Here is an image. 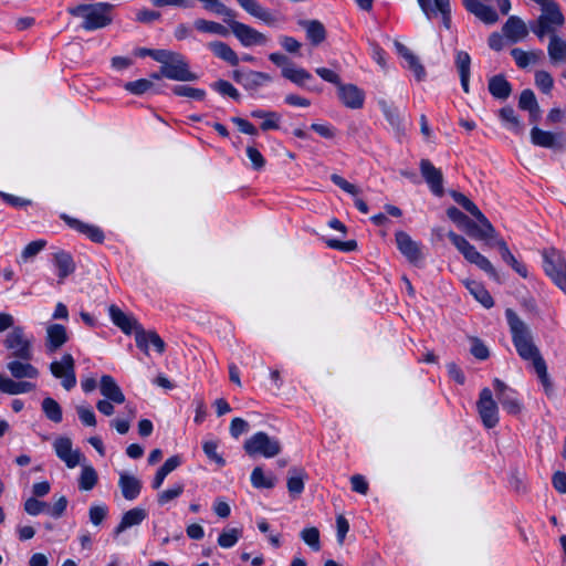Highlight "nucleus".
Masks as SVG:
<instances>
[{
  "label": "nucleus",
  "mask_w": 566,
  "mask_h": 566,
  "mask_svg": "<svg viewBox=\"0 0 566 566\" xmlns=\"http://www.w3.org/2000/svg\"><path fill=\"white\" fill-rule=\"evenodd\" d=\"M301 25L305 29L306 36L313 45H318L325 40L326 31L319 21H302Z\"/></svg>",
  "instance_id": "nucleus-41"
},
{
  "label": "nucleus",
  "mask_w": 566,
  "mask_h": 566,
  "mask_svg": "<svg viewBox=\"0 0 566 566\" xmlns=\"http://www.w3.org/2000/svg\"><path fill=\"white\" fill-rule=\"evenodd\" d=\"M541 15L530 23L531 31L539 40H543L546 35H549V38L557 36V29L562 28L565 22L559 4L556 1H553L541 8Z\"/></svg>",
  "instance_id": "nucleus-3"
},
{
  "label": "nucleus",
  "mask_w": 566,
  "mask_h": 566,
  "mask_svg": "<svg viewBox=\"0 0 566 566\" xmlns=\"http://www.w3.org/2000/svg\"><path fill=\"white\" fill-rule=\"evenodd\" d=\"M154 86V83L147 78H139L126 82L124 88L133 95H143Z\"/></svg>",
  "instance_id": "nucleus-58"
},
{
  "label": "nucleus",
  "mask_w": 566,
  "mask_h": 566,
  "mask_svg": "<svg viewBox=\"0 0 566 566\" xmlns=\"http://www.w3.org/2000/svg\"><path fill=\"white\" fill-rule=\"evenodd\" d=\"M208 48L214 56L229 63L231 66H237L240 62L235 51L226 42L212 41L208 43Z\"/></svg>",
  "instance_id": "nucleus-35"
},
{
  "label": "nucleus",
  "mask_w": 566,
  "mask_h": 566,
  "mask_svg": "<svg viewBox=\"0 0 566 566\" xmlns=\"http://www.w3.org/2000/svg\"><path fill=\"white\" fill-rule=\"evenodd\" d=\"M7 369L14 379H35L40 375L39 369L30 364V361L17 358L7 364Z\"/></svg>",
  "instance_id": "nucleus-28"
},
{
  "label": "nucleus",
  "mask_w": 566,
  "mask_h": 566,
  "mask_svg": "<svg viewBox=\"0 0 566 566\" xmlns=\"http://www.w3.org/2000/svg\"><path fill=\"white\" fill-rule=\"evenodd\" d=\"M337 88L338 97L346 107L359 109L364 106L365 93L358 86L342 83Z\"/></svg>",
  "instance_id": "nucleus-19"
},
{
  "label": "nucleus",
  "mask_w": 566,
  "mask_h": 566,
  "mask_svg": "<svg viewBox=\"0 0 566 566\" xmlns=\"http://www.w3.org/2000/svg\"><path fill=\"white\" fill-rule=\"evenodd\" d=\"M464 284L470 293L474 296V298L485 308H491L494 305L493 297L481 283L468 280L464 282Z\"/></svg>",
  "instance_id": "nucleus-42"
},
{
  "label": "nucleus",
  "mask_w": 566,
  "mask_h": 566,
  "mask_svg": "<svg viewBox=\"0 0 566 566\" xmlns=\"http://www.w3.org/2000/svg\"><path fill=\"white\" fill-rule=\"evenodd\" d=\"M114 6L108 2L78 4L67 8L69 14L82 18V29L95 31L108 27L113 22Z\"/></svg>",
  "instance_id": "nucleus-2"
},
{
  "label": "nucleus",
  "mask_w": 566,
  "mask_h": 566,
  "mask_svg": "<svg viewBox=\"0 0 566 566\" xmlns=\"http://www.w3.org/2000/svg\"><path fill=\"white\" fill-rule=\"evenodd\" d=\"M60 218L65 222V224L72 230L76 231L80 234L85 235L88 240L94 243H103L105 240L104 231L95 224H91L84 222L80 219L73 218L66 213H62Z\"/></svg>",
  "instance_id": "nucleus-15"
},
{
  "label": "nucleus",
  "mask_w": 566,
  "mask_h": 566,
  "mask_svg": "<svg viewBox=\"0 0 566 566\" xmlns=\"http://www.w3.org/2000/svg\"><path fill=\"white\" fill-rule=\"evenodd\" d=\"M243 449L250 457L274 458L281 452L282 447L276 438L259 431L245 440Z\"/></svg>",
  "instance_id": "nucleus-8"
},
{
  "label": "nucleus",
  "mask_w": 566,
  "mask_h": 566,
  "mask_svg": "<svg viewBox=\"0 0 566 566\" xmlns=\"http://www.w3.org/2000/svg\"><path fill=\"white\" fill-rule=\"evenodd\" d=\"M172 93L176 96H185L196 101H203L206 97V91L202 88L191 87L188 85H175Z\"/></svg>",
  "instance_id": "nucleus-53"
},
{
  "label": "nucleus",
  "mask_w": 566,
  "mask_h": 566,
  "mask_svg": "<svg viewBox=\"0 0 566 566\" xmlns=\"http://www.w3.org/2000/svg\"><path fill=\"white\" fill-rule=\"evenodd\" d=\"M476 409L485 428L492 429L497 426L499 407L490 388L485 387L480 391Z\"/></svg>",
  "instance_id": "nucleus-10"
},
{
  "label": "nucleus",
  "mask_w": 566,
  "mask_h": 566,
  "mask_svg": "<svg viewBox=\"0 0 566 566\" xmlns=\"http://www.w3.org/2000/svg\"><path fill=\"white\" fill-rule=\"evenodd\" d=\"M160 64L161 74L165 78L178 82H193L198 80V75L190 71L186 56L179 52L165 50Z\"/></svg>",
  "instance_id": "nucleus-4"
},
{
  "label": "nucleus",
  "mask_w": 566,
  "mask_h": 566,
  "mask_svg": "<svg viewBox=\"0 0 566 566\" xmlns=\"http://www.w3.org/2000/svg\"><path fill=\"white\" fill-rule=\"evenodd\" d=\"M211 88L223 96H229L234 101H239L241 95L239 91L226 80H218L211 84Z\"/></svg>",
  "instance_id": "nucleus-54"
},
{
  "label": "nucleus",
  "mask_w": 566,
  "mask_h": 566,
  "mask_svg": "<svg viewBox=\"0 0 566 566\" xmlns=\"http://www.w3.org/2000/svg\"><path fill=\"white\" fill-rule=\"evenodd\" d=\"M241 536L242 530L237 527L227 528L220 533L218 537V545L222 548H231L238 543Z\"/></svg>",
  "instance_id": "nucleus-51"
},
{
  "label": "nucleus",
  "mask_w": 566,
  "mask_h": 566,
  "mask_svg": "<svg viewBox=\"0 0 566 566\" xmlns=\"http://www.w3.org/2000/svg\"><path fill=\"white\" fill-rule=\"evenodd\" d=\"M548 56L552 63H559L566 60V41L558 36H551L547 46Z\"/></svg>",
  "instance_id": "nucleus-44"
},
{
  "label": "nucleus",
  "mask_w": 566,
  "mask_h": 566,
  "mask_svg": "<svg viewBox=\"0 0 566 566\" xmlns=\"http://www.w3.org/2000/svg\"><path fill=\"white\" fill-rule=\"evenodd\" d=\"M448 238L468 262L475 264L490 277L499 281V274L489 259L481 254L464 237L449 231Z\"/></svg>",
  "instance_id": "nucleus-5"
},
{
  "label": "nucleus",
  "mask_w": 566,
  "mask_h": 566,
  "mask_svg": "<svg viewBox=\"0 0 566 566\" xmlns=\"http://www.w3.org/2000/svg\"><path fill=\"white\" fill-rule=\"evenodd\" d=\"M250 115L253 118L263 119L260 125L263 132L279 129L280 127L281 115L276 112L258 108L253 109Z\"/></svg>",
  "instance_id": "nucleus-39"
},
{
  "label": "nucleus",
  "mask_w": 566,
  "mask_h": 566,
  "mask_svg": "<svg viewBox=\"0 0 566 566\" xmlns=\"http://www.w3.org/2000/svg\"><path fill=\"white\" fill-rule=\"evenodd\" d=\"M54 264L57 269L60 282L71 275L75 271L73 256L66 251H59L54 254Z\"/></svg>",
  "instance_id": "nucleus-36"
},
{
  "label": "nucleus",
  "mask_w": 566,
  "mask_h": 566,
  "mask_svg": "<svg viewBox=\"0 0 566 566\" xmlns=\"http://www.w3.org/2000/svg\"><path fill=\"white\" fill-rule=\"evenodd\" d=\"M251 483L255 489H272L275 486L276 478L273 474H265L262 468L256 467L251 473Z\"/></svg>",
  "instance_id": "nucleus-47"
},
{
  "label": "nucleus",
  "mask_w": 566,
  "mask_h": 566,
  "mask_svg": "<svg viewBox=\"0 0 566 566\" xmlns=\"http://www.w3.org/2000/svg\"><path fill=\"white\" fill-rule=\"evenodd\" d=\"M505 317L512 335L513 345L523 360L531 361L534 370L544 387L546 395H552L553 384L547 373V365L539 349L533 342L530 327L512 308L505 311Z\"/></svg>",
  "instance_id": "nucleus-1"
},
{
  "label": "nucleus",
  "mask_w": 566,
  "mask_h": 566,
  "mask_svg": "<svg viewBox=\"0 0 566 566\" xmlns=\"http://www.w3.org/2000/svg\"><path fill=\"white\" fill-rule=\"evenodd\" d=\"M499 116L503 122L504 126L516 135H521L524 132V125L516 116L515 111L511 106L502 107L499 112Z\"/></svg>",
  "instance_id": "nucleus-40"
},
{
  "label": "nucleus",
  "mask_w": 566,
  "mask_h": 566,
  "mask_svg": "<svg viewBox=\"0 0 566 566\" xmlns=\"http://www.w3.org/2000/svg\"><path fill=\"white\" fill-rule=\"evenodd\" d=\"M108 515V507L104 503L92 504L88 509L90 522L94 526H99Z\"/></svg>",
  "instance_id": "nucleus-57"
},
{
  "label": "nucleus",
  "mask_w": 566,
  "mask_h": 566,
  "mask_svg": "<svg viewBox=\"0 0 566 566\" xmlns=\"http://www.w3.org/2000/svg\"><path fill=\"white\" fill-rule=\"evenodd\" d=\"M301 538L314 551L321 549L319 531L316 527H307L301 532Z\"/></svg>",
  "instance_id": "nucleus-59"
},
{
  "label": "nucleus",
  "mask_w": 566,
  "mask_h": 566,
  "mask_svg": "<svg viewBox=\"0 0 566 566\" xmlns=\"http://www.w3.org/2000/svg\"><path fill=\"white\" fill-rule=\"evenodd\" d=\"M0 198L2 201L15 209L27 208L32 205V201L27 198H22L15 195L7 193L0 190Z\"/></svg>",
  "instance_id": "nucleus-60"
},
{
  "label": "nucleus",
  "mask_w": 566,
  "mask_h": 566,
  "mask_svg": "<svg viewBox=\"0 0 566 566\" xmlns=\"http://www.w3.org/2000/svg\"><path fill=\"white\" fill-rule=\"evenodd\" d=\"M420 171L431 192L438 197L443 196L442 171L436 168L429 159H421Z\"/></svg>",
  "instance_id": "nucleus-18"
},
{
  "label": "nucleus",
  "mask_w": 566,
  "mask_h": 566,
  "mask_svg": "<svg viewBox=\"0 0 566 566\" xmlns=\"http://www.w3.org/2000/svg\"><path fill=\"white\" fill-rule=\"evenodd\" d=\"M396 244L400 253L413 265L423 261L421 245L405 231H397L395 234Z\"/></svg>",
  "instance_id": "nucleus-14"
},
{
  "label": "nucleus",
  "mask_w": 566,
  "mask_h": 566,
  "mask_svg": "<svg viewBox=\"0 0 566 566\" xmlns=\"http://www.w3.org/2000/svg\"><path fill=\"white\" fill-rule=\"evenodd\" d=\"M493 387L496 392L497 400L505 411L511 415H517L521 412L522 403L514 389L510 388L499 378L493 380Z\"/></svg>",
  "instance_id": "nucleus-13"
},
{
  "label": "nucleus",
  "mask_w": 566,
  "mask_h": 566,
  "mask_svg": "<svg viewBox=\"0 0 566 566\" xmlns=\"http://www.w3.org/2000/svg\"><path fill=\"white\" fill-rule=\"evenodd\" d=\"M397 53L405 59L407 67L411 70L418 81H422L426 76L423 65L419 62L418 57L402 43H395Z\"/></svg>",
  "instance_id": "nucleus-33"
},
{
  "label": "nucleus",
  "mask_w": 566,
  "mask_h": 566,
  "mask_svg": "<svg viewBox=\"0 0 566 566\" xmlns=\"http://www.w3.org/2000/svg\"><path fill=\"white\" fill-rule=\"evenodd\" d=\"M108 314L112 323L126 335L132 333L136 335L137 331L143 327L133 315L126 314L115 304L108 307Z\"/></svg>",
  "instance_id": "nucleus-17"
},
{
  "label": "nucleus",
  "mask_w": 566,
  "mask_h": 566,
  "mask_svg": "<svg viewBox=\"0 0 566 566\" xmlns=\"http://www.w3.org/2000/svg\"><path fill=\"white\" fill-rule=\"evenodd\" d=\"M219 443L217 440H207L202 443V449L207 458L214 462L219 468L226 465L224 458L218 452Z\"/></svg>",
  "instance_id": "nucleus-50"
},
{
  "label": "nucleus",
  "mask_w": 566,
  "mask_h": 566,
  "mask_svg": "<svg viewBox=\"0 0 566 566\" xmlns=\"http://www.w3.org/2000/svg\"><path fill=\"white\" fill-rule=\"evenodd\" d=\"M528 28L517 15H511L502 27L504 36L511 43H517L528 35Z\"/></svg>",
  "instance_id": "nucleus-22"
},
{
  "label": "nucleus",
  "mask_w": 566,
  "mask_h": 566,
  "mask_svg": "<svg viewBox=\"0 0 566 566\" xmlns=\"http://www.w3.org/2000/svg\"><path fill=\"white\" fill-rule=\"evenodd\" d=\"M226 23L229 25L234 36L245 48L265 45L269 41L265 34L245 23L237 21L235 18L226 19Z\"/></svg>",
  "instance_id": "nucleus-9"
},
{
  "label": "nucleus",
  "mask_w": 566,
  "mask_h": 566,
  "mask_svg": "<svg viewBox=\"0 0 566 566\" xmlns=\"http://www.w3.org/2000/svg\"><path fill=\"white\" fill-rule=\"evenodd\" d=\"M193 27L201 33L218 34L221 36H227L229 34V30L224 25L206 19H196Z\"/></svg>",
  "instance_id": "nucleus-45"
},
{
  "label": "nucleus",
  "mask_w": 566,
  "mask_h": 566,
  "mask_svg": "<svg viewBox=\"0 0 566 566\" xmlns=\"http://www.w3.org/2000/svg\"><path fill=\"white\" fill-rule=\"evenodd\" d=\"M292 473L287 479V490L292 496H298L304 491V479L306 473L302 469H291Z\"/></svg>",
  "instance_id": "nucleus-46"
},
{
  "label": "nucleus",
  "mask_w": 566,
  "mask_h": 566,
  "mask_svg": "<svg viewBox=\"0 0 566 566\" xmlns=\"http://www.w3.org/2000/svg\"><path fill=\"white\" fill-rule=\"evenodd\" d=\"M53 447L57 458L65 462L67 468H75L80 463L81 453L77 450H72L71 439L65 437L57 438L54 441Z\"/></svg>",
  "instance_id": "nucleus-24"
},
{
  "label": "nucleus",
  "mask_w": 566,
  "mask_h": 566,
  "mask_svg": "<svg viewBox=\"0 0 566 566\" xmlns=\"http://www.w3.org/2000/svg\"><path fill=\"white\" fill-rule=\"evenodd\" d=\"M378 104L388 123L394 127H399L401 118L398 108L384 99L379 101Z\"/></svg>",
  "instance_id": "nucleus-52"
},
{
  "label": "nucleus",
  "mask_w": 566,
  "mask_h": 566,
  "mask_svg": "<svg viewBox=\"0 0 566 566\" xmlns=\"http://www.w3.org/2000/svg\"><path fill=\"white\" fill-rule=\"evenodd\" d=\"M429 8L431 9V12L429 14H424L428 20H431L438 15V13L441 14L442 23L446 29H450L451 27V7H450V0H433V3L431 0H429Z\"/></svg>",
  "instance_id": "nucleus-37"
},
{
  "label": "nucleus",
  "mask_w": 566,
  "mask_h": 566,
  "mask_svg": "<svg viewBox=\"0 0 566 566\" xmlns=\"http://www.w3.org/2000/svg\"><path fill=\"white\" fill-rule=\"evenodd\" d=\"M535 84L544 94H549L554 86V80L548 72L537 71L535 73Z\"/></svg>",
  "instance_id": "nucleus-61"
},
{
  "label": "nucleus",
  "mask_w": 566,
  "mask_h": 566,
  "mask_svg": "<svg viewBox=\"0 0 566 566\" xmlns=\"http://www.w3.org/2000/svg\"><path fill=\"white\" fill-rule=\"evenodd\" d=\"M97 480L96 470L92 465H85L81 471L78 489L82 491H91L96 485Z\"/></svg>",
  "instance_id": "nucleus-49"
},
{
  "label": "nucleus",
  "mask_w": 566,
  "mask_h": 566,
  "mask_svg": "<svg viewBox=\"0 0 566 566\" xmlns=\"http://www.w3.org/2000/svg\"><path fill=\"white\" fill-rule=\"evenodd\" d=\"M136 346L142 349L146 355L149 354V346L151 345L158 354H163L166 349V344L163 338L155 332H146L143 327L139 328L135 335Z\"/></svg>",
  "instance_id": "nucleus-20"
},
{
  "label": "nucleus",
  "mask_w": 566,
  "mask_h": 566,
  "mask_svg": "<svg viewBox=\"0 0 566 566\" xmlns=\"http://www.w3.org/2000/svg\"><path fill=\"white\" fill-rule=\"evenodd\" d=\"M181 464V457L180 455H172L170 458H168L164 464L157 470L155 476H154V480L151 482V488L154 490H158L166 476L172 472L174 470H176L179 465Z\"/></svg>",
  "instance_id": "nucleus-38"
},
{
  "label": "nucleus",
  "mask_w": 566,
  "mask_h": 566,
  "mask_svg": "<svg viewBox=\"0 0 566 566\" xmlns=\"http://www.w3.org/2000/svg\"><path fill=\"white\" fill-rule=\"evenodd\" d=\"M33 337L27 335L24 327H13L3 339V346L9 352V357L30 361L33 358Z\"/></svg>",
  "instance_id": "nucleus-6"
},
{
  "label": "nucleus",
  "mask_w": 566,
  "mask_h": 566,
  "mask_svg": "<svg viewBox=\"0 0 566 566\" xmlns=\"http://www.w3.org/2000/svg\"><path fill=\"white\" fill-rule=\"evenodd\" d=\"M488 88L490 94L501 101H505L512 93V85L504 75H494L489 80Z\"/></svg>",
  "instance_id": "nucleus-34"
},
{
  "label": "nucleus",
  "mask_w": 566,
  "mask_h": 566,
  "mask_svg": "<svg viewBox=\"0 0 566 566\" xmlns=\"http://www.w3.org/2000/svg\"><path fill=\"white\" fill-rule=\"evenodd\" d=\"M462 4L468 12L474 14L485 24H494L499 20L496 11L479 0H462Z\"/></svg>",
  "instance_id": "nucleus-25"
},
{
  "label": "nucleus",
  "mask_w": 566,
  "mask_h": 566,
  "mask_svg": "<svg viewBox=\"0 0 566 566\" xmlns=\"http://www.w3.org/2000/svg\"><path fill=\"white\" fill-rule=\"evenodd\" d=\"M148 516V513L143 507H134L125 512L120 518V522L118 525L114 528L113 535L117 537L123 532H125L127 528L137 526L142 524L146 517Z\"/></svg>",
  "instance_id": "nucleus-26"
},
{
  "label": "nucleus",
  "mask_w": 566,
  "mask_h": 566,
  "mask_svg": "<svg viewBox=\"0 0 566 566\" xmlns=\"http://www.w3.org/2000/svg\"><path fill=\"white\" fill-rule=\"evenodd\" d=\"M455 66L459 75H470L471 57L465 51H458L455 54Z\"/></svg>",
  "instance_id": "nucleus-62"
},
{
  "label": "nucleus",
  "mask_w": 566,
  "mask_h": 566,
  "mask_svg": "<svg viewBox=\"0 0 566 566\" xmlns=\"http://www.w3.org/2000/svg\"><path fill=\"white\" fill-rule=\"evenodd\" d=\"M473 217L476 219L478 223L468 217L467 221L462 226V229L468 233V235L478 240H488L497 237L494 227L484 214L483 218L479 216Z\"/></svg>",
  "instance_id": "nucleus-16"
},
{
  "label": "nucleus",
  "mask_w": 566,
  "mask_h": 566,
  "mask_svg": "<svg viewBox=\"0 0 566 566\" xmlns=\"http://www.w3.org/2000/svg\"><path fill=\"white\" fill-rule=\"evenodd\" d=\"M50 371L55 378L62 379L65 390H71L76 385L75 360L71 354H64L60 361L50 364Z\"/></svg>",
  "instance_id": "nucleus-11"
},
{
  "label": "nucleus",
  "mask_w": 566,
  "mask_h": 566,
  "mask_svg": "<svg viewBox=\"0 0 566 566\" xmlns=\"http://www.w3.org/2000/svg\"><path fill=\"white\" fill-rule=\"evenodd\" d=\"M451 197L453 200L460 205L465 211H468L472 216H479L483 218L482 211L478 208V206L470 200L467 196L461 192L452 191Z\"/></svg>",
  "instance_id": "nucleus-56"
},
{
  "label": "nucleus",
  "mask_w": 566,
  "mask_h": 566,
  "mask_svg": "<svg viewBox=\"0 0 566 566\" xmlns=\"http://www.w3.org/2000/svg\"><path fill=\"white\" fill-rule=\"evenodd\" d=\"M539 105L537 103L534 92L530 88L522 91L518 98V107L523 111H527Z\"/></svg>",
  "instance_id": "nucleus-63"
},
{
  "label": "nucleus",
  "mask_w": 566,
  "mask_h": 566,
  "mask_svg": "<svg viewBox=\"0 0 566 566\" xmlns=\"http://www.w3.org/2000/svg\"><path fill=\"white\" fill-rule=\"evenodd\" d=\"M238 4L250 15L263 21L268 25H273L275 23V18L273 14L262 7L256 0H235Z\"/></svg>",
  "instance_id": "nucleus-29"
},
{
  "label": "nucleus",
  "mask_w": 566,
  "mask_h": 566,
  "mask_svg": "<svg viewBox=\"0 0 566 566\" xmlns=\"http://www.w3.org/2000/svg\"><path fill=\"white\" fill-rule=\"evenodd\" d=\"M118 486L127 501L137 499L142 491V482L136 476L125 472L119 474Z\"/></svg>",
  "instance_id": "nucleus-32"
},
{
  "label": "nucleus",
  "mask_w": 566,
  "mask_h": 566,
  "mask_svg": "<svg viewBox=\"0 0 566 566\" xmlns=\"http://www.w3.org/2000/svg\"><path fill=\"white\" fill-rule=\"evenodd\" d=\"M42 411L44 412L45 417L55 422L59 423L63 419V412L62 408L59 405L56 400H54L51 397H46L42 400Z\"/></svg>",
  "instance_id": "nucleus-48"
},
{
  "label": "nucleus",
  "mask_w": 566,
  "mask_h": 566,
  "mask_svg": "<svg viewBox=\"0 0 566 566\" xmlns=\"http://www.w3.org/2000/svg\"><path fill=\"white\" fill-rule=\"evenodd\" d=\"M545 274L566 294V259L564 254L554 249L542 252Z\"/></svg>",
  "instance_id": "nucleus-7"
},
{
  "label": "nucleus",
  "mask_w": 566,
  "mask_h": 566,
  "mask_svg": "<svg viewBox=\"0 0 566 566\" xmlns=\"http://www.w3.org/2000/svg\"><path fill=\"white\" fill-rule=\"evenodd\" d=\"M185 490V485L182 483H176L171 488L161 491L157 494V502L159 505H165L175 499L179 497Z\"/></svg>",
  "instance_id": "nucleus-55"
},
{
  "label": "nucleus",
  "mask_w": 566,
  "mask_h": 566,
  "mask_svg": "<svg viewBox=\"0 0 566 566\" xmlns=\"http://www.w3.org/2000/svg\"><path fill=\"white\" fill-rule=\"evenodd\" d=\"M232 78L248 92H256L259 88L272 82L270 74L252 70H235L232 73Z\"/></svg>",
  "instance_id": "nucleus-12"
},
{
  "label": "nucleus",
  "mask_w": 566,
  "mask_h": 566,
  "mask_svg": "<svg viewBox=\"0 0 566 566\" xmlns=\"http://www.w3.org/2000/svg\"><path fill=\"white\" fill-rule=\"evenodd\" d=\"M562 139L563 134L560 133L543 130L536 126L531 130V142L538 147L560 149L564 147Z\"/></svg>",
  "instance_id": "nucleus-21"
},
{
  "label": "nucleus",
  "mask_w": 566,
  "mask_h": 566,
  "mask_svg": "<svg viewBox=\"0 0 566 566\" xmlns=\"http://www.w3.org/2000/svg\"><path fill=\"white\" fill-rule=\"evenodd\" d=\"M281 74L284 78L301 87L306 86L307 82L313 80V76L308 71L305 69H295L293 65L290 69L282 70Z\"/></svg>",
  "instance_id": "nucleus-43"
},
{
  "label": "nucleus",
  "mask_w": 566,
  "mask_h": 566,
  "mask_svg": "<svg viewBox=\"0 0 566 566\" xmlns=\"http://www.w3.org/2000/svg\"><path fill=\"white\" fill-rule=\"evenodd\" d=\"M69 340L66 327L62 324H50L46 327L45 348L52 354L59 350Z\"/></svg>",
  "instance_id": "nucleus-23"
},
{
  "label": "nucleus",
  "mask_w": 566,
  "mask_h": 566,
  "mask_svg": "<svg viewBox=\"0 0 566 566\" xmlns=\"http://www.w3.org/2000/svg\"><path fill=\"white\" fill-rule=\"evenodd\" d=\"M494 245L497 248L500 255L502 260L509 264L518 275L522 277H527L528 271L525 264L520 262L510 251V248L507 243L502 239L499 238Z\"/></svg>",
  "instance_id": "nucleus-30"
},
{
  "label": "nucleus",
  "mask_w": 566,
  "mask_h": 566,
  "mask_svg": "<svg viewBox=\"0 0 566 566\" xmlns=\"http://www.w3.org/2000/svg\"><path fill=\"white\" fill-rule=\"evenodd\" d=\"M46 245V241L43 239H39L35 241L30 242L27 244V247L23 249L21 253V258L27 261L28 259L35 256L38 253H40Z\"/></svg>",
  "instance_id": "nucleus-64"
},
{
  "label": "nucleus",
  "mask_w": 566,
  "mask_h": 566,
  "mask_svg": "<svg viewBox=\"0 0 566 566\" xmlns=\"http://www.w3.org/2000/svg\"><path fill=\"white\" fill-rule=\"evenodd\" d=\"M35 384L24 380H14L0 374V392L7 395H20L33 391Z\"/></svg>",
  "instance_id": "nucleus-31"
},
{
  "label": "nucleus",
  "mask_w": 566,
  "mask_h": 566,
  "mask_svg": "<svg viewBox=\"0 0 566 566\" xmlns=\"http://www.w3.org/2000/svg\"><path fill=\"white\" fill-rule=\"evenodd\" d=\"M99 391L114 403L122 405L125 402V395L114 377L111 375H103L99 380Z\"/></svg>",
  "instance_id": "nucleus-27"
}]
</instances>
